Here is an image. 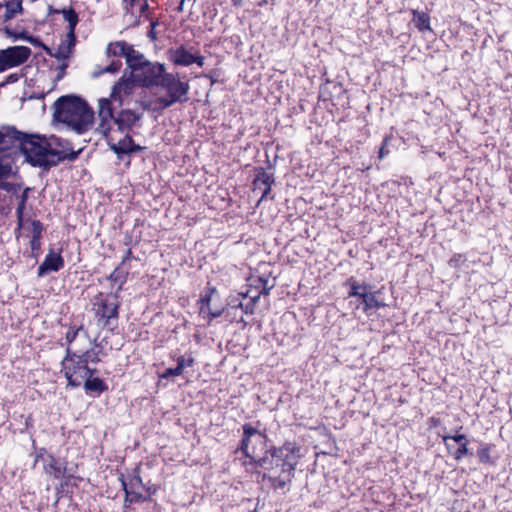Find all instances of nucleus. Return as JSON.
Returning <instances> with one entry per match:
<instances>
[{
	"mask_svg": "<svg viewBox=\"0 0 512 512\" xmlns=\"http://www.w3.org/2000/svg\"><path fill=\"white\" fill-rule=\"evenodd\" d=\"M26 201V194H22L21 202L17 208V214H18V225L19 228L27 229L32 237L34 238H41L42 231H43V225L38 220H32L27 225L23 219V209H24V203Z\"/></svg>",
	"mask_w": 512,
	"mask_h": 512,
	"instance_id": "obj_14",
	"label": "nucleus"
},
{
	"mask_svg": "<svg viewBox=\"0 0 512 512\" xmlns=\"http://www.w3.org/2000/svg\"><path fill=\"white\" fill-rule=\"evenodd\" d=\"M117 305L114 303H105L103 305V317H106L108 319L116 317L117 316Z\"/></svg>",
	"mask_w": 512,
	"mask_h": 512,
	"instance_id": "obj_30",
	"label": "nucleus"
},
{
	"mask_svg": "<svg viewBox=\"0 0 512 512\" xmlns=\"http://www.w3.org/2000/svg\"><path fill=\"white\" fill-rule=\"evenodd\" d=\"M364 304V311L369 314L371 310H376L384 307L385 304L377 299L376 293L366 291L362 298Z\"/></svg>",
	"mask_w": 512,
	"mask_h": 512,
	"instance_id": "obj_24",
	"label": "nucleus"
},
{
	"mask_svg": "<svg viewBox=\"0 0 512 512\" xmlns=\"http://www.w3.org/2000/svg\"><path fill=\"white\" fill-rule=\"evenodd\" d=\"M143 117V112H138L133 109H123L115 117L113 115V122L108 136L115 135L117 139H124V137L130 136L129 131L137 126Z\"/></svg>",
	"mask_w": 512,
	"mask_h": 512,
	"instance_id": "obj_7",
	"label": "nucleus"
},
{
	"mask_svg": "<svg viewBox=\"0 0 512 512\" xmlns=\"http://www.w3.org/2000/svg\"><path fill=\"white\" fill-rule=\"evenodd\" d=\"M184 2H185V1H182V0H181V2H180V4H179V6H178V8H177V10H178L179 12H181V11L183 10Z\"/></svg>",
	"mask_w": 512,
	"mask_h": 512,
	"instance_id": "obj_41",
	"label": "nucleus"
},
{
	"mask_svg": "<svg viewBox=\"0 0 512 512\" xmlns=\"http://www.w3.org/2000/svg\"><path fill=\"white\" fill-rule=\"evenodd\" d=\"M78 332H79V330L72 331V332H70V331L67 332V335H66L67 340L71 343L75 339V337L78 334Z\"/></svg>",
	"mask_w": 512,
	"mask_h": 512,
	"instance_id": "obj_37",
	"label": "nucleus"
},
{
	"mask_svg": "<svg viewBox=\"0 0 512 512\" xmlns=\"http://www.w3.org/2000/svg\"><path fill=\"white\" fill-rule=\"evenodd\" d=\"M121 67L120 61H112L110 65L106 66L105 68L101 69L100 71L94 72V76L98 77L103 73H115L117 72Z\"/></svg>",
	"mask_w": 512,
	"mask_h": 512,
	"instance_id": "obj_29",
	"label": "nucleus"
},
{
	"mask_svg": "<svg viewBox=\"0 0 512 512\" xmlns=\"http://www.w3.org/2000/svg\"><path fill=\"white\" fill-rule=\"evenodd\" d=\"M123 487H124V489H125L126 493L128 494V491H127V489H126V484H125V483H123Z\"/></svg>",
	"mask_w": 512,
	"mask_h": 512,
	"instance_id": "obj_44",
	"label": "nucleus"
},
{
	"mask_svg": "<svg viewBox=\"0 0 512 512\" xmlns=\"http://www.w3.org/2000/svg\"><path fill=\"white\" fill-rule=\"evenodd\" d=\"M232 4L236 7H240L242 5V0H231Z\"/></svg>",
	"mask_w": 512,
	"mask_h": 512,
	"instance_id": "obj_39",
	"label": "nucleus"
},
{
	"mask_svg": "<svg viewBox=\"0 0 512 512\" xmlns=\"http://www.w3.org/2000/svg\"><path fill=\"white\" fill-rule=\"evenodd\" d=\"M464 261L465 259L463 255L456 254L449 260V266L453 268H459Z\"/></svg>",
	"mask_w": 512,
	"mask_h": 512,
	"instance_id": "obj_33",
	"label": "nucleus"
},
{
	"mask_svg": "<svg viewBox=\"0 0 512 512\" xmlns=\"http://www.w3.org/2000/svg\"><path fill=\"white\" fill-rule=\"evenodd\" d=\"M415 26L420 31L430 30L429 16L424 12L413 11Z\"/></svg>",
	"mask_w": 512,
	"mask_h": 512,
	"instance_id": "obj_26",
	"label": "nucleus"
},
{
	"mask_svg": "<svg viewBox=\"0 0 512 512\" xmlns=\"http://www.w3.org/2000/svg\"><path fill=\"white\" fill-rule=\"evenodd\" d=\"M169 59L176 65L190 66L196 63L202 67L204 65V57L198 54H193L190 50H187L184 46L170 49L168 51Z\"/></svg>",
	"mask_w": 512,
	"mask_h": 512,
	"instance_id": "obj_11",
	"label": "nucleus"
},
{
	"mask_svg": "<svg viewBox=\"0 0 512 512\" xmlns=\"http://www.w3.org/2000/svg\"><path fill=\"white\" fill-rule=\"evenodd\" d=\"M123 16L129 26H140L150 20L151 8L148 0H122Z\"/></svg>",
	"mask_w": 512,
	"mask_h": 512,
	"instance_id": "obj_8",
	"label": "nucleus"
},
{
	"mask_svg": "<svg viewBox=\"0 0 512 512\" xmlns=\"http://www.w3.org/2000/svg\"><path fill=\"white\" fill-rule=\"evenodd\" d=\"M301 448L294 442L268 450L258 461L274 489H284L291 483L294 471L301 458Z\"/></svg>",
	"mask_w": 512,
	"mask_h": 512,
	"instance_id": "obj_3",
	"label": "nucleus"
},
{
	"mask_svg": "<svg viewBox=\"0 0 512 512\" xmlns=\"http://www.w3.org/2000/svg\"><path fill=\"white\" fill-rule=\"evenodd\" d=\"M135 82L132 79L121 78L113 87L109 97L98 100L99 124L97 132L106 137L110 148L117 154H127L140 150L141 147L134 144L131 136L124 139H117L115 135L108 136L113 122V111L115 106L121 107L129 104L133 94Z\"/></svg>",
	"mask_w": 512,
	"mask_h": 512,
	"instance_id": "obj_2",
	"label": "nucleus"
},
{
	"mask_svg": "<svg viewBox=\"0 0 512 512\" xmlns=\"http://www.w3.org/2000/svg\"><path fill=\"white\" fill-rule=\"evenodd\" d=\"M54 118L77 134H82L92 127L94 112L80 97L68 95L55 102Z\"/></svg>",
	"mask_w": 512,
	"mask_h": 512,
	"instance_id": "obj_4",
	"label": "nucleus"
},
{
	"mask_svg": "<svg viewBox=\"0 0 512 512\" xmlns=\"http://www.w3.org/2000/svg\"><path fill=\"white\" fill-rule=\"evenodd\" d=\"M210 301H211L210 297H206V298L201 299V304H200V308H199L200 315L204 319H208V320H211L213 318L221 316V314L223 312L222 308H216L215 312H212Z\"/></svg>",
	"mask_w": 512,
	"mask_h": 512,
	"instance_id": "obj_23",
	"label": "nucleus"
},
{
	"mask_svg": "<svg viewBox=\"0 0 512 512\" xmlns=\"http://www.w3.org/2000/svg\"><path fill=\"white\" fill-rule=\"evenodd\" d=\"M45 471L55 478H61L65 475L66 466L53 456H49V461L45 465Z\"/></svg>",
	"mask_w": 512,
	"mask_h": 512,
	"instance_id": "obj_19",
	"label": "nucleus"
},
{
	"mask_svg": "<svg viewBox=\"0 0 512 512\" xmlns=\"http://www.w3.org/2000/svg\"><path fill=\"white\" fill-rule=\"evenodd\" d=\"M84 388L87 391H93L97 393H101L107 389V386L104 384V382L100 378H91V376H88L84 381Z\"/></svg>",
	"mask_w": 512,
	"mask_h": 512,
	"instance_id": "obj_25",
	"label": "nucleus"
},
{
	"mask_svg": "<svg viewBox=\"0 0 512 512\" xmlns=\"http://www.w3.org/2000/svg\"><path fill=\"white\" fill-rule=\"evenodd\" d=\"M264 290H266V293H268V291L271 290V287H268V288L264 287Z\"/></svg>",
	"mask_w": 512,
	"mask_h": 512,
	"instance_id": "obj_43",
	"label": "nucleus"
},
{
	"mask_svg": "<svg viewBox=\"0 0 512 512\" xmlns=\"http://www.w3.org/2000/svg\"><path fill=\"white\" fill-rule=\"evenodd\" d=\"M274 183L272 173L259 169L257 170L253 180V190L258 192H270Z\"/></svg>",
	"mask_w": 512,
	"mask_h": 512,
	"instance_id": "obj_15",
	"label": "nucleus"
},
{
	"mask_svg": "<svg viewBox=\"0 0 512 512\" xmlns=\"http://www.w3.org/2000/svg\"><path fill=\"white\" fill-rule=\"evenodd\" d=\"M27 46H12L0 50V73L25 63L31 56Z\"/></svg>",
	"mask_w": 512,
	"mask_h": 512,
	"instance_id": "obj_10",
	"label": "nucleus"
},
{
	"mask_svg": "<svg viewBox=\"0 0 512 512\" xmlns=\"http://www.w3.org/2000/svg\"><path fill=\"white\" fill-rule=\"evenodd\" d=\"M64 266V260L60 252L50 250L44 261L38 268V276L42 277L48 273L56 272Z\"/></svg>",
	"mask_w": 512,
	"mask_h": 512,
	"instance_id": "obj_13",
	"label": "nucleus"
},
{
	"mask_svg": "<svg viewBox=\"0 0 512 512\" xmlns=\"http://www.w3.org/2000/svg\"><path fill=\"white\" fill-rule=\"evenodd\" d=\"M10 146L19 149L33 166H49L54 154L47 148L46 141L38 136L26 135L12 127L0 131V180L11 173L10 161L5 150ZM8 183L0 181V188L10 192Z\"/></svg>",
	"mask_w": 512,
	"mask_h": 512,
	"instance_id": "obj_1",
	"label": "nucleus"
},
{
	"mask_svg": "<svg viewBox=\"0 0 512 512\" xmlns=\"http://www.w3.org/2000/svg\"><path fill=\"white\" fill-rule=\"evenodd\" d=\"M193 362H194L193 358L186 359L184 357H179L177 360V367L183 373L185 368L191 367L193 365Z\"/></svg>",
	"mask_w": 512,
	"mask_h": 512,
	"instance_id": "obj_31",
	"label": "nucleus"
},
{
	"mask_svg": "<svg viewBox=\"0 0 512 512\" xmlns=\"http://www.w3.org/2000/svg\"><path fill=\"white\" fill-rule=\"evenodd\" d=\"M40 239L41 238L32 237V239L30 241V247H31L32 252H38L40 250V247H41Z\"/></svg>",
	"mask_w": 512,
	"mask_h": 512,
	"instance_id": "obj_36",
	"label": "nucleus"
},
{
	"mask_svg": "<svg viewBox=\"0 0 512 512\" xmlns=\"http://www.w3.org/2000/svg\"><path fill=\"white\" fill-rule=\"evenodd\" d=\"M164 73L165 66L163 64L147 61L140 69L134 72L131 78L135 83L143 87L158 86Z\"/></svg>",
	"mask_w": 512,
	"mask_h": 512,
	"instance_id": "obj_9",
	"label": "nucleus"
},
{
	"mask_svg": "<svg viewBox=\"0 0 512 512\" xmlns=\"http://www.w3.org/2000/svg\"><path fill=\"white\" fill-rule=\"evenodd\" d=\"M23 192H24V193L30 192V188H25V189L23 190Z\"/></svg>",
	"mask_w": 512,
	"mask_h": 512,
	"instance_id": "obj_42",
	"label": "nucleus"
},
{
	"mask_svg": "<svg viewBox=\"0 0 512 512\" xmlns=\"http://www.w3.org/2000/svg\"><path fill=\"white\" fill-rule=\"evenodd\" d=\"M348 284L351 287V290L349 292V297H359L362 299L363 294H365L367 291L366 286L360 285V284L356 283L355 281H353L352 279H350L348 281Z\"/></svg>",
	"mask_w": 512,
	"mask_h": 512,
	"instance_id": "obj_28",
	"label": "nucleus"
},
{
	"mask_svg": "<svg viewBox=\"0 0 512 512\" xmlns=\"http://www.w3.org/2000/svg\"><path fill=\"white\" fill-rule=\"evenodd\" d=\"M192 1V4H194L197 0H191Z\"/></svg>",
	"mask_w": 512,
	"mask_h": 512,
	"instance_id": "obj_45",
	"label": "nucleus"
},
{
	"mask_svg": "<svg viewBox=\"0 0 512 512\" xmlns=\"http://www.w3.org/2000/svg\"><path fill=\"white\" fill-rule=\"evenodd\" d=\"M243 431H244V437L242 440L241 449L247 457L254 458V451L251 450L249 447L251 439L254 437V438L258 439L259 441H262L263 436L260 432H258L255 428H253L249 424H246L243 426Z\"/></svg>",
	"mask_w": 512,
	"mask_h": 512,
	"instance_id": "obj_16",
	"label": "nucleus"
},
{
	"mask_svg": "<svg viewBox=\"0 0 512 512\" xmlns=\"http://www.w3.org/2000/svg\"><path fill=\"white\" fill-rule=\"evenodd\" d=\"M23 1L24 0H6L3 3L5 7V13L3 14V20L9 21L23 13Z\"/></svg>",
	"mask_w": 512,
	"mask_h": 512,
	"instance_id": "obj_18",
	"label": "nucleus"
},
{
	"mask_svg": "<svg viewBox=\"0 0 512 512\" xmlns=\"http://www.w3.org/2000/svg\"><path fill=\"white\" fill-rule=\"evenodd\" d=\"M148 21L150 22V30L148 31L147 35L152 40H155L156 39L155 28L158 25V21L154 20L151 16H150V20H148Z\"/></svg>",
	"mask_w": 512,
	"mask_h": 512,
	"instance_id": "obj_35",
	"label": "nucleus"
},
{
	"mask_svg": "<svg viewBox=\"0 0 512 512\" xmlns=\"http://www.w3.org/2000/svg\"><path fill=\"white\" fill-rule=\"evenodd\" d=\"M5 33L7 34L8 37L12 38L13 40L21 39V40L27 41L33 45H36L38 43V39L28 35L25 32H16V31H13L12 29L6 27Z\"/></svg>",
	"mask_w": 512,
	"mask_h": 512,
	"instance_id": "obj_27",
	"label": "nucleus"
},
{
	"mask_svg": "<svg viewBox=\"0 0 512 512\" xmlns=\"http://www.w3.org/2000/svg\"><path fill=\"white\" fill-rule=\"evenodd\" d=\"M97 360L94 351H86L81 355L75 353L68 355L62 364L69 385L80 386L88 376H92L95 370L89 366V363H95Z\"/></svg>",
	"mask_w": 512,
	"mask_h": 512,
	"instance_id": "obj_5",
	"label": "nucleus"
},
{
	"mask_svg": "<svg viewBox=\"0 0 512 512\" xmlns=\"http://www.w3.org/2000/svg\"><path fill=\"white\" fill-rule=\"evenodd\" d=\"M158 86L162 87L166 94L157 97L154 102L158 108L164 109L174 103L183 102L187 99L189 84L182 82L178 74L164 73Z\"/></svg>",
	"mask_w": 512,
	"mask_h": 512,
	"instance_id": "obj_6",
	"label": "nucleus"
},
{
	"mask_svg": "<svg viewBox=\"0 0 512 512\" xmlns=\"http://www.w3.org/2000/svg\"><path fill=\"white\" fill-rule=\"evenodd\" d=\"M449 453L456 459H462L468 453V440L463 434L442 437Z\"/></svg>",
	"mask_w": 512,
	"mask_h": 512,
	"instance_id": "obj_12",
	"label": "nucleus"
},
{
	"mask_svg": "<svg viewBox=\"0 0 512 512\" xmlns=\"http://www.w3.org/2000/svg\"><path fill=\"white\" fill-rule=\"evenodd\" d=\"M386 142H387V140L384 141L382 147L380 148V151H379L380 158H383L385 156L384 148H385Z\"/></svg>",
	"mask_w": 512,
	"mask_h": 512,
	"instance_id": "obj_38",
	"label": "nucleus"
},
{
	"mask_svg": "<svg viewBox=\"0 0 512 512\" xmlns=\"http://www.w3.org/2000/svg\"><path fill=\"white\" fill-rule=\"evenodd\" d=\"M16 80H17V76H16V75H10V76L8 77V81H9V82H14V81H16Z\"/></svg>",
	"mask_w": 512,
	"mask_h": 512,
	"instance_id": "obj_40",
	"label": "nucleus"
},
{
	"mask_svg": "<svg viewBox=\"0 0 512 512\" xmlns=\"http://www.w3.org/2000/svg\"><path fill=\"white\" fill-rule=\"evenodd\" d=\"M125 60L127 66L130 69L131 76L134 74V72H136V70L140 69L148 61L144 55L135 50L133 46L129 50Z\"/></svg>",
	"mask_w": 512,
	"mask_h": 512,
	"instance_id": "obj_17",
	"label": "nucleus"
},
{
	"mask_svg": "<svg viewBox=\"0 0 512 512\" xmlns=\"http://www.w3.org/2000/svg\"><path fill=\"white\" fill-rule=\"evenodd\" d=\"M182 372L180 371V369L176 366L175 368H168L166 369L162 374H161V378H168V377H172V376H179L181 375Z\"/></svg>",
	"mask_w": 512,
	"mask_h": 512,
	"instance_id": "obj_34",
	"label": "nucleus"
},
{
	"mask_svg": "<svg viewBox=\"0 0 512 512\" xmlns=\"http://www.w3.org/2000/svg\"><path fill=\"white\" fill-rule=\"evenodd\" d=\"M478 457H479V460L482 462V463H489L491 458H490V449L488 447H483L481 449L478 450Z\"/></svg>",
	"mask_w": 512,
	"mask_h": 512,
	"instance_id": "obj_32",
	"label": "nucleus"
},
{
	"mask_svg": "<svg viewBox=\"0 0 512 512\" xmlns=\"http://www.w3.org/2000/svg\"><path fill=\"white\" fill-rule=\"evenodd\" d=\"M75 40V37L73 39H70L66 36V39L62 40L56 48L53 56L59 60H66L72 52V48L75 45Z\"/></svg>",
	"mask_w": 512,
	"mask_h": 512,
	"instance_id": "obj_20",
	"label": "nucleus"
},
{
	"mask_svg": "<svg viewBox=\"0 0 512 512\" xmlns=\"http://www.w3.org/2000/svg\"><path fill=\"white\" fill-rule=\"evenodd\" d=\"M132 45L127 44L124 41H118L110 43L107 47V53L109 56L124 57L126 59L129 50Z\"/></svg>",
	"mask_w": 512,
	"mask_h": 512,
	"instance_id": "obj_22",
	"label": "nucleus"
},
{
	"mask_svg": "<svg viewBox=\"0 0 512 512\" xmlns=\"http://www.w3.org/2000/svg\"><path fill=\"white\" fill-rule=\"evenodd\" d=\"M61 13L63 15L64 20L68 22L67 37L73 39L75 36V28L79 21L78 15L72 8L63 9Z\"/></svg>",
	"mask_w": 512,
	"mask_h": 512,
	"instance_id": "obj_21",
	"label": "nucleus"
}]
</instances>
